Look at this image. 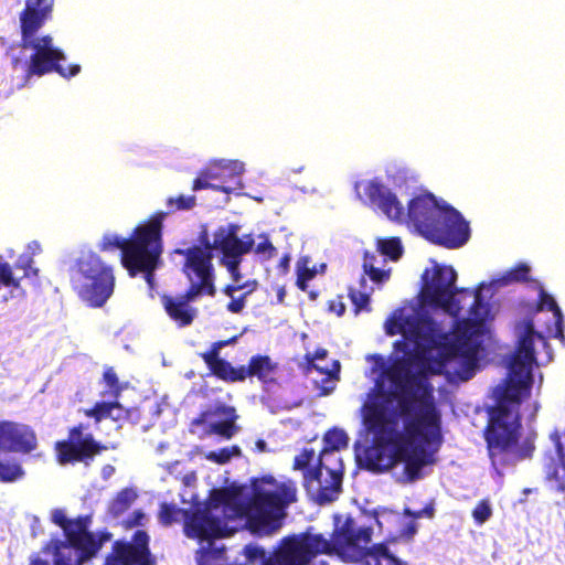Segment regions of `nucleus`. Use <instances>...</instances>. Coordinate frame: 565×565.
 I'll return each mask as SVG.
<instances>
[{"label": "nucleus", "instance_id": "20", "mask_svg": "<svg viewBox=\"0 0 565 565\" xmlns=\"http://www.w3.org/2000/svg\"><path fill=\"white\" fill-rule=\"evenodd\" d=\"M327 356L328 352L326 349H318L313 355L310 353L306 354L309 372L316 371L321 375V380H313L321 388L323 395L330 394L334 390L340 372V363L337 360H328Z\"/></svg>", "mask_w": 565, "mask_h": 565}, {"label": "nucleus", "instance_id": "35", "mask_svg": "<svg viewBox=\"0 0 565 565\" xmlns=\"http://www.w3.org/2000/svg\"><path fill=\"white\" fill-rule=\"evenodd\" d=\"M104 381L108 387V394L110 396H117L119 391H120V386H119V383H118V379H117V375L116 373L113 371V370H107L105 373H104Z\"/></svg>", "mask_w": 565, "mask_h": 565}, {"label": "nucleus", "instance_id": "38", "mask_svg": "<svg viewBox=\"0 0 565 565\" xmlns=\"http://www.w3.org/2000/svg\"><path fill=\"white\" fill-rule=\"evenodd\" d=\"M115 473V468L110 465H106L102 469V477L107 480Z\"/></svg>", "mask_w": 565, "mask_h": 565}, {"label": "nucleus", "instance_id": "16", "mask_svg": "<svg viewBox=\"0 0 565 565\" xmlns=\"http://www.w3.org/2000/svg\"><path fill=\"white\" fill-rule=\"evenodd\" d=\"M532 288L539 291L536 302L532 306V321L537 323L540 328L543 327L547 334L564 338V317L556 300L544 289L540 281L533 278Z\"/></svg>", "mask_w": 565, "mask_h": 565}, {"label": "nucleus", "instance_id": "46", "mask_svg": "<svg viewBox=\"0 0 565 565\" xmlns=\"http://www.w3.org/2000/svg\"><path fill=\"white\" fill-rule=\"evenodd\" d=\"M28 275V270L26 268H23V276H26Z\"/></svg>", "mask_w": 565, "mask_h": 565}, {"label": "nucleus", "instance_id": "22", "mask_svg": "<svg viewBox=\"0 0 565 565\" xmlns=\"http://www.w3.org/2000/svg\"><path fill=\"white\" fill-rule=\"evenodd\" d=\"M56 450L58 461L64 465L72 461H85L98 449L90 437L82 438L81 433L74 429L71 433V441L58 443Z\"/></svg>", "mask_w": 565, "mask_h": 565}, {"label": "nucleus", "instance_id": "37", "mask_svg": "<svg viewBox=\"0 0 565 565\" xmlns=\"http://www.w3.org/2000/svg\"><path fill=\"white\" fill-rule=\"evenodd\" d=\"M315 458V451L312 449H305L299 456L295 458V468L303 469Z\"/></svg>", "mask_w": 565, "mask_h": 565}, {"label": "nucleus", "instance_id": "15", "mask_svg": "<svg viewBox=\"0 0 565 565\" xmlns=\"http://www.w3.org/2000/svg\"><path fill=\"white\" fill-rule=\"evenodd\" d=\"M423 516L431 518V509L425 508L417 512L406 509L404 514L384 509L375 513L374 524L392 541L404 537L412 539L417 532L415 520Z\"/></svg>", "mask_w": 565, "mask_h": 565}, {"label": "nucleus", "instance_id": "28", "mask_svg": "<svg viewBox=\"0 0 565 565\" xmlns=\"http://www.w3.org/2000/svg\"><path fill=\"white\" fill-rule=\"evenodd\" d=\"M348 441L349 437L344 430L338 428L331 429L324 435V447L322 450L339 452L341 449L348 447Z\"/></svg>", "mask_w": 565, "mask_h": 565}, {"label": "nucleus", "instance_id": "11", "mask_svg": "<svg viewBox=\"0 0 565 565\" xmlns=\"http://www.w3.org/2000/svg\"><path fill=\"white\" fill-rule=\"evenodd\" d=\"M403 253L399 238L392 237L379 239L374 252H366L364 255L363 269L369 277H361L358 287L350 289V297L355 310L366 309L371 295L375 288H381L390 280L392 268L387 265V257L391 260H397Z\"/></svg>", "mask_w": 565, "mask_h": 565}, {"label": "nucleus", "instance_id": "1", "mask_svg": "<svg viewBox=\"0 0 565 565\" xmlns=\"http://www.w3.org/2000/svg\"><path fill=\"white\" fill-rule=\"evenodd\" d=\"M526 265L494 275L476 290L457 289L450 266L430 262L422 276L420 296L394 311L387 334L401 333L395 352L385 361L372 356L375 393L363 407V423L372 445L359 463L373 472L391 471L401 483L423 479L441 444L440 413L433 395V377L468 381L479 366L491 324L501 305L494 295L526 281Z\"/></svg>", "mask_w": 565, "mask_h": 565}, {"label": "nucleus", "instance_id": "36", "mask_svg": "<svg viewBox=\"0 0 565 565\" xmlns=\"http://www.w3.org/2000/svg\"><path fill=\"white\" fill-rule=\"evenodd\" d=\"M148 521V516L140 510H136L125 521L127 527L142 526Z\"/></svg>", "mask_w": 565, "mask_h": 565}, {"label": "nucleus", "instance_id": "7", "mask_svg": "<svg viewBox=\"0 0 565 565\" xmlns=\"http://www.w3.org/2000/svg\"><path fill=\"white\" fill-rule=\"evenodd\" d=\"M167 213L159 212L148 222L138 225L130 238L116 233H106L99 242L103 250L119 249L124 267L135 276L143 273L149 285L162 254L161 230Z\"/></svg>", "mask_w": 565, "mask_h": 565}, {"label": "nucleus", "instance_id": "12", "mask_svg": "<svg viewBox=\"0 0 565 565\" xmlns=\"http://www.w3.org/2000/svg\"><path fill=\"white\" fill-rule=\"evenodd\" d=\"M329 547L330 543L321 534L305 533L285 539L270 557L257 545L245 546L244 554L248 562L259 565H307Z\"/></svg>", "mask_w": 565, "mask_h": 565}, {"label": "nucleus", "instance_id": "29", "mask_svg": "<svg viewBox=\"0 0 565 565\" xmlns=\"http://www.w3.org/2000/svg\"><path fill=\"white\" fill-rule=\"evenodd\" d=\"M137 493L132 489H124L109 504V512L114 516L120 515L125 512L136 500Z\"/></svg>", "mask_w": 565, "mask_h": 565}, {"label": "nucleus", "instance_id": "42", "mask_svg": "<svg viewBox=\"0 0 565 565\" xmlns=\"http://www.w3.org/2000/svg\"><path fill=\"white\" fill-rule=\"evenodd\" d=\"M30 263H31V259H30V258H25V259H24V258H21V259H20V264H21L22 266H30Z\"/></svg>", "mask_w": 565, "mask_h": 565}, {"label": "nucleus", "instance_id": "13", "mask_svg": "<svg viewBox=\"0 0 565 565\" xmlns=\"http://www.w3.org/2000/svg\"><path fill=\"white\" fill-rule=\"evenodd\" d=\"M342 473L343 465L339 454L321 450L319 468L305 475L306 487L321 503L331 502L340 492Z\"/></svg>", "mask_w": 565, "mask_h": 565}, {"label": "nucleus", "instance_id": "14", "mask_svg": "<svg viewBox=\"0 0 565 565\" xmlns=\"http://www.w3.org/2000/svg\"><path fill=\"white\" fill-rule=\"evenodd\" d=\"M36 447V437L33 430L22 424H0V450L13 452H30ZM24 470L14 460L0 461V481L14 482L22 479Z\"/></svg>", "mask_w": 565, "mask_h": 565}, {"label": "nucleus", "instance_id": "41", "mask_svg": "<svg viewBox=\"0 0 565 565\" xmlns=\"http://www.w3.org/2000/svg\"><path fill=\"white\" fill-rule=\"evenodd\" d=\"M28 248L34 254L36 250L40 249V245L36 242H32L29 244Z\"/></svg>", "mask_w": 565, "mask_h": 565}, {"label": "nucleus", "instance_id": "21", "mask_svg": "<svg viewBox=\"0 0 565 565\" xmlns=\"http://www.w3.org/2000/svg\"><path fill=\"white\" fill-rule=\"evenodd\" d=\"M235 409L226 405H215L202 414L200 420L193 423V427L206 425L210 431L225 438H231L236 430Z\"/></svg>", "mask_w": 565, "mask_h": 565}, {"label": "nucleus", "instance_id": "31", "mask_svg": "<svg viewBox=\"0 0 565 565\" xmlns=\"http://www.w3.org/2000/svg\"><path fill=\"white\" fill-rule=\"evenodd\" d=\"M317 274L316 268H310L308 266V260L303 259L297 265V285L301 290H306L307 282L311 280Z\"/></svg>", "mask_w": 565, "mask_h": 565}, {"label": "nucleus", "instance_id": "27", "mask_svg": "<svg viewBox=\"0 0 565 565\" xmlns=\"http://www.w3.org/2000/svg\"><path fill=\"white\" fill-rule=\"evenodd\" d=\"M87 416L95 417L97 422L103 418L119 420L124 417L125 411L118 403H97L94 408L86 412Z\"/></svg>", "mask_w": 565, "mask_h": 565}, {"label": "nucleus", "instance_id": "2", "mask_svg": "<svg viewBox=\"0 0 565 565\" xmlns=\"http://www.w3.org/2000/svg\"><path fill=\"white\" fill-rule=\"evenodd\" d=\"M297 489L290 480L264 477L250 488H224L211 492L204 507L188 514L173 505L162 504L160 520L170 524L184 519V533L198 540L200 548L213 540L222 539L248 525L254 532L268 535L274 533L285 516L286 508L296 501Z\"/></svg>", "mask_w": 565, "mask_h": 565}, {"label": "nucleus", "instance_id": "19", "mask_svg": "<svg viewBox=\"0 0 565 565\" xmlns=\"http://www.w3.org/2000/svg\"><path fill=\"white\" fill-rule=\"evenodd\" d=\"M148 535L137 531L132 543L117 542L105 565H149Z\"/></svg>", "mask_w": 565, "mask_h": 565}, {"label": "nucleus", "instance_id": "9", "mask_svg": "<svg viewBox=\"0 0 565 565\" xmlns=\"http://www.w3.org/2000/svg\"><path fill=\"white\" fill-rule=\"evenodd\" d=\"M51 519L63 529L66 541L49 545L45 553L52 556V562L36 559L31 565H81L99 548V543L88 531V518L70 520L63 510L57 509L52 511Z\"/></svg>", "mask_w": 565, "mask_h": 565}, {"label": "nucleus", "instance_id": "40", "mask_svg": "<svg viewBox=\"0 0 565 565\" xmlns=\"http://www.w3.org/2000/svg\"><path fill=\"white\" fill-rule=\"evenodd\" d=\"M256 448L260 451V452H264L267 450V445L264 440H258L256 443Z\"/></svg>", "mask_w": 565, "mask_h": 565}, {"label": "nucleus", "instance_id": "5", "mask_svg": "<svg viewBox=\"0 0 565 565\" xmlns=\"http://www.w3.org/2000/svg\"><path fill=\"white\" fill-rule=\"evenodd\" d=\"M518 351L512 355L508 379L498 385L493 395L497 406L490 412L486 438L490 450H502L519 438V407L530 387V319L524 318L515 327Z\"/></svg>", "mask_w": 565, "mask_h": 565}, {"label": "nucleus", "instance_id": "26", "mask_svg": "<svg viewBox=\"0 0 565 565\" xmlns=\"http://www.w3.org/2000/svg\"><path fill=\"white\" fill-rule=\"evenodd\" d=\"M225 546L220 539L213 540L211 542V546H203L198 552V564L199 565H223L221 562L223 561Z\"/></svg>", "mask_w": 565, "mask_h": 565}, {"label": "nucleus", "instance_id": "39", "mask_svg": "<svg viewBox=\"0 0 565 565\" xmlns=\"http://www.w3.org/2000/svg\"><path fill=\"white\" fill-rule=\"evenodd\" d=\"M331 310L334 311L338 316H341L343 315L344 312V305L339 302V303H332L331 305Z\"/></svg>", "mask_w": 565, "mask_h": 565}, {"label": "nucleus", "instance_id": "25", "mask_svg": "<svg viewBox=\"0 0 565 565\" xmlns=\"http://www.w3.org/2000/svg\"><path fill=\"white\" fill-rule=\"evenodd\" d=\"M247 376H257L263 382H271L275 376V364L268 356H255L250 360Z\"/></svg>", "mask_w": 565, "mask_h": 565}, {"label": "nucleus", "instance_id": "47", "mask_svg": "<svg viewBox=\"0 0 565 565\" xmlns=\"http://www.w3.org/2000/svg\"><path fill=\"white\" fill-rule=\"evenodd\" d=\"M531 382H532V385H533L534 384V374L533 373H532Z\"/></svg>", "mask_w": 565, "mask_h": 565}, {"label": "nucleus", "instance_id": "8", "mask_svg": "<svg viewBox=\"0 0 565 565\" xmlns=\"http://www.w3.org/2000/svg\"><path fill=\"white\" fill-rule=\"evenodd\" d=\"M373 532V525L358 524L348 518L342 525L337 524L332 540H328L330 547L323 553L354 564L406 565L383 544L369 548Z\"/></svg>", "mask_w": 565, "mask_h": 565}, {"label": "nucleus", "instance_id": "3", "mask_svg": "<svg viewBox=\"0 0 565 565\" xmlns=\"http://www.w3.org/2000/svg\"><path fill=\"white\" fill-rule=\"evenodd\" d=\"M250 250H254L262 260H269L277 255L276 247L266 235L256 237L246 235L239 238L235 232L223 227L215 232L212 244L206 242L203 246L175 249L174 255L181 257L180 264L191 287L183 296L162 297V306L170 319L179 327L190 324L196 316V310L191 307L190 302L203 294L214 295L213 252L221 254L222 265H226V258L232 262L231 265L235 269H238L241 264H246L247 270H252V277H254V266L245 257Z\"/></svg>", "mask_w": 565, "mask_h": 565}, {"label": "nucleus", "instance_id": "23", "mask_svg": "<svg viewBox=\"0 0 565 565\" xmlns=\"http://www.w3.org/2000/svg\"><path fill=\"white\" fill-rule=\"evenodd\" d=\"M548 339H559L564 342L565 337L547 334L543 327L532 321V366L537 367L548 364L553 360V350Z\"/></svg>", "mask_w": 565, "mask_h": 565}, {"label": "nucleus", "instance_id": "6", "mask_svg": "<svg viewBox=\"0 0 565 565\" xmlns=\"http://www.w3.org/2000/svg\"><path fill=\"white\" fill-rule=\"evenodd\" d=\"M53 2L54 0H25V8L20 15L21 45L10 51L13 71L24 75L21 86L26 85L32 76L51 72L63 77L79 73V65L64 66L66 57L63 51L55 46L51 35L40 32L49 19Z\"/></svg>", "mask_w": 565, "mask_h": 565}, {"label": "nucleus", "instance_id": "45", "mask_svg": "<svg viewBox=\"0 0 565 565\" xmlns=\"http://www.w3.org/2000/svg\"><path fill=\"white\" fill-rule=\"evenodd\" d=\"M539 380H540V384H541L543 381V375L541 373H539Z\"/></svg>", "mask_w": 565, "mask_h": 565}, {"label": "nucleus", "instance_id": "34", "mask_svg": "<svg viewBox=\"0 0 565 565\" xmlns=\"http://www.w3.org/2000/svg\"><path fill=\"white\" fill-rule=\"evenodd\" d=\"M174 204L178 210H190L195 204V196L194 195H180L177 199L170 198L168 200V205L172 206Z\"/></svg>", "mask_w": 565, "mask_h": 565}, {"label": "nucleus", "instance_id": "30", "mask_svg": "<svg viewBox=\"0 0 565 565\" xmlns=\"http://www.w3.org/2000/svg\"><path fill=\"white\" fill-rule=\"evenodd\" d=\"M20 279L21 277L0 257V289L11 288V297H14L13 291L20 289Z\"/></svg>", "mask_w": 565, "mask_h": 565}, {"label": "nucleus", "instance_id": "18", "mask_svg": "<svg viewBox=\"0 0 565 565\" xmlns=\"http://www.w3.org/2000/svg\"><path fill=\"white\" fill-rule=\"evenodd\" d=\"M245 171L244 162L239 160H227L220 159L210 162L195 179L193 184V190L199 191L206 188L221 189L225 192H228V189L224 185L217 186L213 185L211 181H220L221 183H226L230 180H234L235 178L242 175Z\"/></svg>", "mask_w": 565, "mask_h": 565}, {"label": "nucleus", "instance_id": "48", "mask_svg": "<svg viewBox=\"0 0 565 565\" xmlns=\"http://www.w3.org/2000/svg\"><path fill=\"white\" fill-rule=\"evenodd\" d=\"M326 268V264H322L321 265V270H323Z\"/></svg>", "mask_w": 565, "mask_h": 565}, {"label": "nucleus", "instance_id": "4", "mask_svg": "<svg viewBox=\"0 0 565 565\" xmlns=\"http://www.w3.org/2000/svg\"><path fill=\"white\" fill-rule=\"evenodd\" d=\"M356 195L376 207L387 218L406 222L407 225L426 239L457 248L465 245L470 237L468 223L454 207L439 203L431 194L412 199L407 213L396 194L380 179H365L355 183Z\"/></svg>", "mask_w": 565, "mask_h": 565}, {"label": "nucleus", "instance_id": "44", "mask_svg": "<svg viewBox=\"0 0 565 565\" xmlns=\"http://www.w3.org/2000/svg\"><path fill=\"white\" fill-rule=\"evenodd\" d=\"M537 409H539V405L536 403H532V417L537 412Z\"/></svg>", "mask_w": 565, "mask_h": 565}, {"label": "nucleus", "instance_id": "32", "mask_svg": "<svg viewBox=\"0 0 565 565\" xmlns=\"http://www.w3.org/2000/svg\"><path fill=\"white\" fill-rule=\"evenodd\" d=\"M239 449L237 447L232 448H223L218 451H210L206 455V459L217 462V463H225L227 462L233 456H238Z\"/></svg>", "mask_w": 565, "mask_h": 565}, {"label": "nucleus", "instance_id": "33", "mask_svg": "<svg viewBox=\"0 0 565 565\" xmlns=\"http://www.w3.org/2000/svg\"><path fill=\"white\" fill-rule=\"evenodd\" d=\"M492 514V509L488 501H481L473 510L472 515L477 523L482 524Z\"/></svg>", "mask_w": 565, "mask_h": 565}, {"label": "nucleus", "instance_id": "10", "mask_svg": "<svg viewBox=\"0 0 565 565\" xmlns=\"http://www.w3.org/2000/svg\"><path fill=\"white\" fill-rule=\"evenodd\" d=\"M71 284L83 302L102 308L114 294V269L96 253H83L72 268Z\"/></svg>", "mask_w": 565, "mask_h": 565}, {"label": "nucleus", "instance_id": "43", "mask_svg": "<svg viewBox=\"0 0 565 565\" xmlns=\"http://www.w3.org/2000/svg\"><path fill=\"white\" fill-rule=\"evenodd\" d=\"M289 260H290L289 256H285V257L281 259V266H282V267H287V266H288V264H289Z\"/></svg>", "mask_w": 565, "mask_h": 565}, {"label": "nucleus", "instance_id": "24", "mask_svg": "<svg viewBox=\"0 0 565 565\" xmlns=\"http://www.w3.org/2000/svg\"><path fill=\"white\" fill-rule=\"evenodd\" d=\"M226 343L227 342L215 343L214 349L205 356V360L217 376L228 381H243L247 376L245 366L235 369L230 363L218 359V349Z\"/></svg>", "mask_w": 565, "mask_h": 565}, {"label": "nucleus", "instance_id": "17", "mask_svg": "<svg viewBox=\"0 0 565 565\" xmlns=\"http://www.w3.org/2000/svg\"><path fill=\"white\" fill-rule=\"evenodd\" d=\"M231 264L232 262L226 258V265H223L232 279V282L225 289V294L231 298L227 309L238 313L245 307L246 296L256 289L257 281L252 277V270H247L246 264H241L238 269L233 268Z\"/></svg>", "mask_w": 565, "mask_h": 565}]
</instances>
